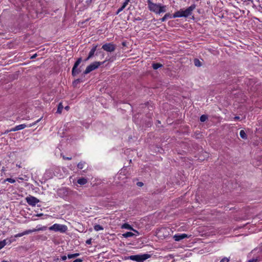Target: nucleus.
<instances>
[{"label": "nucleus", "instance_id": "1", "mask_svg": "<svg viewBox=\"0 0 262 262\" xmlns=\"http://www.w3.org/2000/svg\"><path fill=\"white\" fill-rule=\"evenodd\" d=\"M147 3L148 10L156 14H160L166 11V6L162 4L154 3L152 0H147Z\"/></svg>", "mask_w": 262, "mask_h": 262}, {"label": "nucleus", "instance_id": "2", "mask_svg": "<svg viewBox=\"0 0 262 262\" xmlns=\"http://www.w3.org/2000/svg\"><path fill=\"white\" fill-rule=\"evenodd\" d=\"M195 8L196 5L193 4L185 10L181 9L179 11L174 12L172 17L173 18L177 17H187L192 14V11L194 10Z\"/></svg>", "mask_w": 262, "mask_h": 262}, {"label": "nucleus", "instance_id": "3", "mask_svg": "<svg viewBox=\"0 0 262 262\" xmlns=\"http://www.w3.org/2000/svg\"><path fill=\"white\" fill-rule=\"evenodd\" d=\"M150 255L148 254H138V255H130L129 256H124V259H130L134 261H136L138 262H142L144 260L149 258L150 257Z\"/></svg>", "mask_w": 262, "mask_h": 262}, {"label": "nucleus", "instance_id": "4", "mask_svg": "<svg viewBox=\"0 0 262 262\" xmlns=\"http://www.w3.org/2000/svg\"><path fill=\"white\" fill-rule=\"evenodd\" d=\"M104 62H100V61H95L91 64H90L89 66H88L85 71L83 72L82 75L84 76L85 75L89 74L91 72H92L93 70H96V69L98 68L99 66L102 65Z\"/></svg>", "mask_w": 262, "mask_h": 262}, {"label": "nucleus", "instance_id": "5", "mask_svg": "<svg viewBox=\"0 0 262 262\" xmlns=\"http://www.w3.org/2000/svg\"><path fill=\"white\" fill-rule=\"evenodd\" d=\"M49 229L50 230L60 232L61 233H65L68 230L67 226L58 224H54L53 225L50 227Z\"/></svg>", "mask_w": 262, "mask_h": 262}, {"label": "nucleus", "instance_id": "6", "mask_svg": "<svg viewBox=\"0 0 262 262\" xmlns=\"http://www.w3.org/2000/svg\"><path fill=\"white\" fill-rule=\"evenodd\" d=\"M27 203L32 206H35L36 204L39 202V200L33 196H29L26 198Z\"/></svg>", "mask_w": 262, "mask_h": 262}, {"label": "nucleus", "instance_id": "7", "mask_svg": "<svg viewBox=\"0 0 262 262\" xmlns=\"http://www.w3.org/2000/svg\"><path fill=\"white\" fill-rule=\"evenodd\" d=\"M57 192L59 196L62 198H64L68 196L69 194V190L68 188L62 187L58 189Z\"/></svg>", "mask_w": 262, "mask_h": 262}, {"label": "nucleus", "instance_id": "8", "mask_svg": "<svg viewBox=\"0 0 262 262\" xmlns=\"http://www.w3.org/2000/svg\"><path fill=\"white\" fill-rule=\"evenodd\" d=\"M102 49L106 52H111L115 50V45L113 43H106L102 46Z\"/></svg>", "mask_w": 262, "mask_h": 262}, {"label": "nucleus", "instance_id": "9", "mask_svg": "<svg viewBox=\"0 0 262 262\" xmlns=\"http://www.w3.org/2000/svg\"><path fill=\"white\" fill-rule=\"evenodd\" d=\"M189 236L185 233L175 234L173 238L176 241H180L184 238L188 237Z\"/></svg>", "mask_w": 262, "mask_h": 262}, {"label": "nucleus", "instance_id": "10", "mask_svg": "<svg viewBox=\"0 0 262 262\" xmlns=\"http://www.w3.org/2000/svg\"><path fill=\"white\" fill-rule=\"evenodd\" d=\"M251 253H254V254H256V256H257V258L259 259L262 258V249L258 248V249H255L253 250L252 251ZM262 260V259H261Z\"/></svg>", "mask_w": 262, "mask_h": 262}, {"label": "nucleus", "instance_id": "11", "mask_svg": "<svg viewBox=\"0 0 262 262\" xmlns=\"http://www.w3.org/2000/svg\"><path fill=\"white\" fill-rule=\"evenodd\" d=\"M26 126H27V125L25 124H20V125L15 126L13 128H12L11 129H10V131L15 132V131L19 130L25 128Z\"/></svg>", "mask_w": 262, "mask_h": 262}, {"label": "nucleus", "instance_id": "12", "mask_svg": "<svg viewBox=\"0 0 262 262\" xmlns=\"http://www.w3.org/2000/svg\"><path fill=\"white\" fill-rule=\"evenodd\" d=\"M97 47H98V45H93V48H92L90 52H89V54L88 55V58H91L92 57L94 56L95 53L97 51Z\"/></svg>", "mask_w": 262, "mask_h": 262}, {"label": "nucleus", "instance_id": "13", "mask_svg": "<svg viewBox=\"0 0 262 262\" xmlns=\"http://www.w3.org/2000/svg\"><path fill=\"white\" fill-rule=\"evenodd\" d=\"M46 229H47L46 226H43V227L38 228L37 229H29V230H27L28 231V234H30V233H33V232H34L36 231H40V230H46Z\"/></svg>", "mask_w": 262, "mask_h": 262}, {"label": "nucleus", "instance_id": "14", "mask_svg": "<svg viewBox=\"0 0 262 262\" xmlns=\"http://www.w3.org/2000/svg\"><path fill=\"white\" fill-rule=\"evenodd\" d=\"M129 2V0H125L124 3H123L122 5L121 6V7L118 9L117 12H116V15L118 14L123 9H124L125 8V7L127 6V5L128 4Z\"/></svg>", "mask_w": 262, "mask_h": 262}, {"label": "nucleus", "instance_id": "15", "mask_svg": "<svg viewBox=\"0 0 262 262\" xmlns=\"http://www.w3.org/2000/svg\"><path fill=\"white\" fill-rule=\"evenodd\" d=\"M168 18H173L172 15H171L169 13H166L164 16L160 19L161 22H164L166 21Z\"/></svg>", "mask_w": 262, "mask_h": 262}, {"label": "nucleus", "instance_id": "16", "mask_svg": "<svg viewBox=\"0 0 262 262\" xmlns=\"http://www.w3.org/2000/svg\"><path fill=\"white\" fill-rule=\"evenodd\" d=\"M122 229H126L129 230H133V228L128 223H124L121 226Z\"/></svg>", "mask_w": 262, "mask_h": 262}, {"label": "nucleus", "instance_id": "17", "mask_svg": "<svg viewBox=\"0 0 262 262\" xmlns=\"http://www.w3.org/2000/svg\"><path fill=\"white\" fill-rule=\"evenodd\" d=\"M81 61H82V58L81 57L78 58L77 59V60L75 62V63H74V64L73 66V67L72 68V69H73V71H75V69H76V68L78 67V66L79 65V64L81 63Z\"/></svg>", "mask_w": 262, "mask_h": 262}, {"label": "nucleus", "instance_id": "18", "mask_svg": "<svg viewBox=\"0 0 262 262\" xmlns=\"http://www.w3.org/2000/svg\"><path fill=\"white\" fill-rule=\"evenodd\" d=\"M81 69H80V68H76V69H75V71H73V69H72V75L73 76H76L77 74H79L80 72H81Z\"/></svg>", "mask_w": 262, "mask_h": 262}, {"label": "nucleus", "instance_id": "19", "mask_svg": "<svg viewBox=\"0 0 262 262\" xmlns=\"http://www.w3.org/2000/svg\"><path fill=\"white\" fill-rule=\"evenodd\" d=\"M88 182L86 179L84 178H80L78 180L77 183L80 185H84Z\"/></svg>", "mask_w": 262, "mask_h": 262}, {"label": "nucleus", "instance_id": "20", "mask_svg": "<svg viewBox=\"0 0 262 262\" xmlns=\"http://www.w3.org/2000/svg\"><path fill=\"white\" fill-rule=\"evenodd\" d=\"M93 0H81V3H82L84 7H88L91 4Z\"/></svg>", "mask_w": 262, "mask_h": 262}, {"label": "nucleus", "instance_id": "21", "mask_svg": "<svg viewBox=\"0 0 262 262\" xmlns=\"http://www.w3.org/2000/svg\"><path fill=\"white\" fill-rule=\"evenodd\" d=\"M135 233H134L132 232H127L125 233H123L122 234V236L124 237H125V238H127V237H132V236H135Z\"/></svg>", "mask_w": 262, "mask_h": 262}, {"label": "nucleus", "instance_id": "22", "mask_svg": "<svg viewBox=\"0 0 262 262\" xmlns=\"http://www.w3.org/2000/svg\"><path fill=\"white\" fill-rule=\"evenodd\" d=\"M163 67V65L160 63H152V67L154 70H157Z\"/></svg>", "mask_w": 262, "mask_h": 262}, {"label": "nucleus", "instance_id": "23", "mask_svg": "<svg viewBox=\"0 0 262 262\" xmlns=\"http://www.w3.org/2000/svg\"><path fill=\"white\" fill-rule=\"evenodd\" d=\"M261 259L260 258H257V256H255L254 257H253V258L250 259L249 260H248V262H257V261H261Z\"/></svg>", "mask_w": 262, "mask_h": 262}, {"label": "nucleus", "instance_id": "24", "mask_svg": "<svg viewBox=\"0 0 262 262\" xmlns=\"http://www.w3.org/2000/svg\"><path fill=\"white\" fill-rule=\"evenodd\" d=\"M63 106L61 102H60L58 105V108L56 113L58 114H61L63 110Z\"/></svg>", "mask_w": 262, "mask_h": 262}, {"label": "nucleus", "instance_id": "25", "mask_svg": "<svg viewBox=\"0 0 262 262\" xmlns=\"http://www.w3.org/2000/svg\"><path fill=\"white\" fill-rule=\"evenodd\" d=\"M240 137L243 139H247V136L244 130H241L239 132Z\"/></svg>", "mask_w": 262, "mask_h": 262}, {"label": "nucleus", "instance_id": "26", "mask_svg": "<svg viewBox=\"0 0 262 262\" xmlns=\"http://www.w3.org/2000/svg\"><path fill=\"white\" fill-rule=\"evenodd\" d=\"M83 81L82 80V79H80V78H78L77 79H75L74 81H73V85L74 87H76L77 86V85L80 83V82H82Z\"/></svg>", "mask_w": 262, "mask_h": 262}, {"label": "nucleus", "instance_id": "27", "mask_svg": "<svg viewBox=\"0 0 262 262\" xmlns=\"http://www.w3.org/2000/svg\"><path fill=\"white\" fill-rule=\"evenodd\" d=\"M194 64L197 67H200L202 66L201 62L197 58L194 59Z\"/></svg>", "mask_w": 262, "mask_h": 262}, {"label": "nucleus", "instance_id": "28", "mask_svg": "<svg viewBox=\"0 0 262 262\" xmlns=\"http://www.w3.org/2000/svg\"><path fill=\"white\" fill-rule=\"evenodd\" d=\"M94 229L95 231H99V230H102L103 229V228L102 226L100 225H96L94 226Z\"/></svg>", "mask_w": 262, "mask_h": 262}, {"label": "nucleus", "instance_id": "29", "mask_svg": "<svg viewBox=\"0 0 262 262\" xmlns=\"http://www.w3.org/2000/svg\"><path fill=\"white\" fill-rule=\"evenodd\" d=\"M208 119V116L206 115H202L200 118V121L204 122Z\"/></svg>", "mask_w": 262, "mask_h": 262}, {"label": "nucleus", "instance_id": "30", "mask_svg": "<svg viewBox=\"0 0 262 262\" xmlns=\"http://www.w3.org/2000/svg\"><path fill=\"white\" fill-rule=\"evenodd\" d=\"M79 255V253H74V254H70L68 255V257L69 258H72L76 257Z\"/></svg>", "mask_w": 262, "mask_h": 262}, {"label": "nucleus", "instance_id": "31", "mask_svg": "<svg viewBox=\"0 0 262 262\" xmlns=\"http://www.w3.org/2000/svg\"><path fill=\"white\" fill-rule=\"evenodd\" d=\"M6 241L7 239H4L0 241V249L3 248L7 244Z\"/></svg>", "mask_w": 262, "mask_h": 262}, {"label": "nucleus", "instance_id": "32", "mask_svg": "<svg viewBox=\"0 0 262 262\" xmlns=\"http://www.w3.org/2000/svg\"><path fill=\"white\" fill-rule=\"evenodd\" d=\"M85 164V162H80L78 164H77V167L78 168L80 169H82L83 168V165L84 164Z\"/></svg>", "mask_w": 262, "mask_h": 262}, {"label": "nucleus", "instance_id": "33", "mask_svg": "<svg viewBox=\"0 0 262 262\" xmlns=\"http://www.w3.org/2000/svg\"><path fill=\"white\" fill-rule=\"evenodd\" d=\"M230 260V257H223L220 261V262H229Z\"/></svg>", "mask_w": 262, "mask_h": 262}, {"label": "nucleus", "instance_id": "34", "mask_svg": "<svg viewBox=\"0 0 262 262\" xmlns=\"http://www.w3.org/2000/svg\"><path fill=\"white\" fill-rule=\"evenodd\" d=\"M122 259H124V257H122L121 256L119 255H116V261H121Z\"/></svg>", "mask_w": 262, "mask_h": 262}, {"label": "nucleus", "instance_id": "35", "mask_svg": "<svg viewBox=\"0 0 262 262\" xmlns=\"http://www.w3.org/2000/svg\"><path fill=\"white\" fill-rule=\"evenodd\" d=\"M5 181H7V182H9L11 183H14V182H15V180L13 179H12V178H7L6 180H5Z\"/></svg>", "mask_w": 262, "mask_h": 262}, {"label": "nucleus", "instance_id": "36", "mask_svg": "<svg viewBox=\"0 0 262 262\" xmlns=\"http://www.w3.org/2000/svg\"><path fill=\"white\" fill-rule=\"evenodd\" d=\"M42 117H41L40 118H39V119H38L37 121H35L34 122L31 123V124H30L29 125V127H31L34 125H35L37 123L39 122L41 119H42Z\"/></svg>", "mask_w": 262, "mask_h": 262}, {"label": "nucleus", "instance_id": "37", "mask_svg": "<svg viewBox=\"0 0 262 262\" xmlns=\"http://www.w3.org/2000/svg\"><path fill=\"white\" fill-rule=\"evenodd\" d=\"M126 167H123V168L121 170V171L119 173V174H121L123 173L124 175H126L125 170H126Z\"/></svg>", "mask_w": 262, "mask_h": 262}, {"label": "nucleus", "instance_id": "38", "mask_svg": "<svg viewBox=\"0 0 262 262\" xmlns=\"http://www.w3.org/2000/svg\"><path fill=\"white\" fill-rule=\"evenodd\" d=\"M24 235V234H23V232H21V233H19L18 234H16L14 235V237H21V236H23Z\"/></svg>", "mask_w": 262, "mask_h": 262}, {"label": "nucleus", "instance_id": "39", "mask_svg": "<svg viewBox=\"0 0 262 262\" xmlns=\"http://www.w3.org/2000/svg\"><path fill=\"white\" fill-rule=\"evenodd\" d=\"M136 184L138 187H142L144 185L143 183L142 182H138Z\"/></svg>", "mask_w": 262, "mask_h": 262}, {"label": "nucleus", "instance_id": "40", "mask_svg": "<svg viewBox=\"0 0 262 262\" xmlns=\"http://www.w3.org/2000/svg\"><path fill=\"white\" fill-rule=\"evenodd\" d=\"M132 231H133L134 232H135V233H136L135 235V236H137V235H139L140 234L139 232L137 230L134 229V228H133V230H132Z\"/></svg>", "mask_w": 262, "mask_h": 262}, {"label": "nucleus", "instance_id": "41", "mask_svg": "<svg viewBox=\"0 0 262 262\" xmlns=\"http://www.w3.org/2000/svg\"><path fill=\"white\" fill-rule=\"evenodd\" d=\"M83 260L80 258H78L74 260L73 262H82Z\"/></svg>", "mask_w": 262, "mask_h": 262}, {"label": "nucleus", "instance_id": "42", "mask_svg": "<svg viewBox=\"0 0 262 262\" xmlns=\"http://www.w3.org/2000/svg\"><path fill=\"white\" fill-rule=\"evenodd\" d=\"M142 20V19H141V17H137V18H134V21H137V20H138V21H140V20Z\"/></svg>", "mask_w": 262, "mask_h": 262}, {"label": "nucleus", "instance_id": "43", "mask_svg": "<svg viewBox=\"0 0 262 262\" xmlns=\"http://www.w3.org/2000/svg\"><path fill=\"white\" fill-rule=\"evenodd\" d=\"M91 241H92L91 238H90V239H88L86 241V244H88V245H90L91 244Z\"/></svg>", "mask_w": 262, "mask_h": 262}, {"label": "nucleus", "instance_id": "44", "mask_svg": "<svg viewBox=\"0 0 262 262\" xmlns=\"http://www.w3.org/2000/svg\"><path fill=\"white\" fill-rule=\"evenodd\" d=\"M7 239V241H6L7 244L8 243V244H10L11 243L13 242V241H11V239Z\"/></svg>", "mask_w": 262, "mask_h": 262}, {"label": "nucleus", "instance_id": "45", "mask_svg": "<svg viewBox=\"0 0 262 262\" xmlns=\"http://www.w3.org/2000/svg\"><path fill=\"white\" fill-rule=\"evenodd\" d=\"M63 158L65 160H71L72 159V157H66L64 156H63Z\"/></svg>", "mask_w": 262, "mask_h": 262}, {"label": "nucleus", "instance_id": "46", "mask_svg": "<svg viewBox=\"0 0 262 262\" xmlns=\"http://www.w3.org/2000/svg\"><path fill=\"white\" fill-rule=\"evenodd\" d=\"M67 256L66 255L62 256L61 258L62 260H65L67 259Z\"/></svg>", "mask_w": 262, "mask_h": 262}, {"label": "nucleus", "instance_id": "47", "mask_svg": "<svg viewBox=\"0 0 262 262\" xmlns=\"http://www.w3.org/2000/svg\"><path fill=\"white\" fill-rule=\"evenodd\" d=\"M37 56V54H36V53H35V54H34L33 55H32V56L31 57L30 59H34V58H35Z\"/></svg>", "mask_w": 262, "mask_h": 262}, {"label": "nucleus", "instance_id": "48", "mask_svg": "<svg viewBox=\"0 0 262 262\" xmlns=\"http://www.w3.org/2000/svg\"><path fill=\"white\" fill-rule=\"evenodd\" d=\"M234 120H238L240 119V117L239 116H235L234 118Z\"/></svg>", "mask_w": 262, "mask_h": 262}, {"label": "nucleus", "instance_id": "49", "mask_svg": "<svg viewBox=\"0 0 262 262\" xmlns=\"http://www.w3.org/2000/svg\"><path fill=\"white\" fill-rule=\"evenodd\" d=\"M102 53V52L101 51H100V50H98L96 52V55H97L98 54H99V53Z\"/></svg>", "mask_w": 262, "mask_h": 262}, {"label": "nucleus", "instance_id": "50", "mask_svg": "<svg viewBox=\"0 0 262 262\" xmlns=\"http://www.w3.org/2000/svg\"><path fill=\"white\" fill-rule=\"evenodd\" d=\"M23 232L24 235H27V234H28V233L27 230H25V231H24V232Z\"/></svg>", "mask_w": 262, "mask_h": 262}, {"label": "nucleus", "instance_id": "51", "mask_svg": "<svg viewBox=\"0 0 262 262\" xmlns=\"http://www.w3.org/2000/svg\"><path fill=\"white\" fill-rule=\"evenodd\" d=\"M42 215H43V214H42V213L37 214H36V215H35V216H38V217H39V216H42Z\"/></svg>", "mask_w": 262, "mask_h": 262}, {"label": "nucleus", "instance_id": "52", "mask_svg": "<svg viewBox=\"0 0 262 262\" xmlns=\"http://www.w3.org/2000/svg\"><path fill=\"white\" fill-rule=\"evenodd\" d=\"M122 45L123 46H126V42L125 41H123L122 42Z\"/></svg>", "mask_w": 262, "mask_h": 262}, {"label": "nucleus", "instance_id": "53", "mask_svg": "<svg viewBox=\"0 0 262 262\" xmlns=\"http://www.w3.org/2000/svg\"><path fill=\"white\" fill-rule=\"evenodd\" d=\"M10 130H7L5 132L4 134H8V133L10 132Z\"/></svg>", "mask_w": 262, "mask_h": 262}, {"label": "nucleus", "instance_id": "54", "mask_svg": "<svg viewBox=\"0 0 262 262\" xmlns=\"http://www.w3.org/2000/svg\"><path fill=\"white\" fill-rule=\"evenodd\" d=\"M69 108H70V107H69V106H66V107H64V108H65L66 110H69Z\"/></svg>", "mask_w": 262, "mask_h": 262}, {"label": "nucleus", "instance_id": "55", "mask_svg": "<svg viewBox=\"0 0 262 262\" xmlns=\"http://www.w3.org/2000/svg\"><path fill=\"white\" fill-rule=\"evenodd\" d=\"M90 59V58H88V57H87V58H85V59H84V61H88V60L89 59Z\"/></svg>", "mask_w": 262, "mask_h": 262}, {"label": "nucleus", "instance_id": "56", "mask_svg": "<svg viewBox=\"0 0 262 262\" xmlns=\"http://www.w3.org/2000/svg\"><path fill=\"white\" fill-rule=\"evenodd\" d=\"M157 123H159V124H160V123H161V122H160V121L159 120H157Z\"/></svg>", "mask_w": 262, "mask_h": 262}, {"label": "nucleus", "instance_id": "57", "mask_svg": "<svg viewBox=\"0 0 262 262\" xmlns=\"http://www.w3.org/2000/svg\"><path fill=\"white\" fill-rule=\"evenodd\" d=\"M11 241H13V242H14L15 241V238H13V239H11Z\"/></svg>", "mask_w": 262, "mask_h": 262}, {"label": "nucleus", "instance_id": "58", "mask_svg": "<svg viewBox=\"0 0 262 262\" xmlns=\"http://www.w3.org/2000/svg\"><path fill=\"white\" fill-rule=\"evenodd\" d=\"M129 162H130V163H131V162H132V160H130Z\"/></svg>", "mask_w": 262, "mask_h": 262}]
</instances>
